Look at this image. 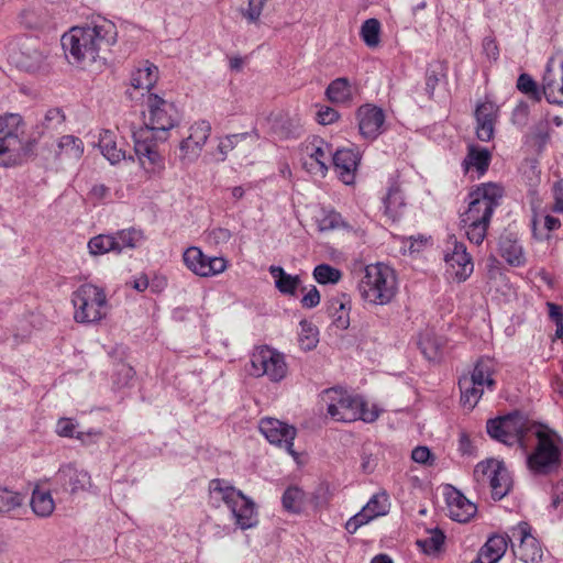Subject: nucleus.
I'll list each match as a JSON object with an SVG mask.
<instances>
[{"mask_svg":"<svg viewBox=\"0 0 563 563\" xmlns=\"http://www.w3.org/2000/svg\"><path fill=\"white\" fill-rule=\"evenodd\" d=\"M115 24L98 16L84 26H74L62 36V46L70 63L90 66L117 43Z\"/></svg>","mask_w":563,"mask_h":563,"instance_id":"obj_1","label":"nucleus"},{"mask_svg":"<svg viewBox=\"0 0 563 563\" xmlns=\"http://www.w3.org/2000/svg\"><path fill=\"white\" fill-rule=\"evenodd\" d=\"M503 196L504 188L496 183L482 184L468 194V208L460 216V225L471 243H483Z\"/></svg>","mask_w":563,"mask_h":563,"instance_id":"obj_2","label":"nucleus"},{"mask_svg":"<svg viewBox=\"0 0 563 563\" xmlns=\"http://www.w3.org/2000/svg\"><path fill=\"white\" fill-rule=\"evenodd\" d=\"M530 435L536 439L532 451L527 455V467L534 476H547L556 473L561 467L563 440L552 429L543 424L529 428Z\"/></svg>","mask_w":563,"mask_h":563,"instance_id":"obj_3","label":"nucleus"},{"mask_svg":"<svg viewBox=\"0 0 563 563\" xmlns=\"http://www.w3.org/2000/svg\"><path fill=\"white\" fill-rule=\"evenodd\" d=\"M29 153L23 118L18 113L0 115V167L19 166Z\"/></svg>","mask_w":563,"mask_h":563,"instance_id":"obj_4","label":"nucleus"},{"mask_svg":"<svg viewBox=\"0 0 563 563\" xmlns=\"http://www.w3.org/2000/svg\"><path fill=\"white\" fill-rule=\"evenodd\" d=\"M361 297L373 305H387L397 291V278L393 268L377 263L367 265L358 283Z\"/></svg>","mask_w":563,"mask_h":563,"instance_id":"obj_5","label":"nucleus"},{"mask_svg":"<svg viewBox=\"0 0 563 563\" xmlns=\"http://www.w3.org/2000/svg\"><path fill=\"white\" fill-rule=\"evenodd\" d=\"M322 400L327 404L328 415L335 421L353 422L361 419L373 422L378 418L377 411L366 409V404L361 397L341 388L324 390Z\"/></svg>","mask_w":563,"mask_h":563,"instance_id":"obj_6","label":"nucleus"},{"mask_svg":"<svg viewBox=\"0 0 563 563\" xmlns=\"http://www.w3.org/2000/svg\"><path fill=\"white\" fill-rule=\"evenodd\" d=\"M209 493L211 499L221 500L228 506L241 529H249L256 525L255 504L227 481L212 479L209 484Z\"/></svg>","mask_w":563,"mask_h":563,"instance_id":"obj_7","label":"nucleus"},{"mask_svg":"<svg viewBox=\"0 0 563 563\" xmlns=\"http://www.w3.org/2000/svg\"><path fill=\"white\" fill-rule=\"evenodd\" d=\"M74 320L77 323H98L106 318L108 299L103 288L93 284L80 285L71 295Z\"/></svg>","mask_w":563,"mask_h":563,"instance_id":"obj_8","label":"nucleus"},{"mask_svg":"<svg viewBox=\"0 0 563 563\" xmlns=\"http://www.w3.org/2000/svg\"><path fill=\"white\" fill-rule=\"evenodd\" d=\"M147 112L144 113V126L150 134L157 135L159 142L168 137V132L178 122V110L173 102H169L156 93H150L146 100Z\"/></svg>","mask_w":563,"mask_h":563,"instance_id":"obj_9","label":"nucleus"},{"mask_svg":"<svg viewBox=\"0 0 563 563\" xmlns=\"http://www.w3.org/2000/svg\"><path fill=\"white\" fill-rule=\"evenodd\" d=\"M495 362L489 357H481L472 372L471 378H461L459 386L461 389V401L464 406L473 409L481 399L484 387L493 390L496 382L494 379Z\"/></svg>","mask_w":563,"mask_h":563,"instance_id":"obj_10","label":"nucleus"},{"mask_svg":"<svg viewBox=\"0 0 563 563\" xmlns=\"http://www.w3.org/2000/svg\"><path fill=\"white\" fill-rule=\"evenodd\" d=\"M533 424L519 413H510L488 420L486 429L493 439L508 446L519 443L523 448L526 438L530 435L529 428Z\"/></svg>","mask_w":563,"mask_h":563,"instance_id":"obj_11","label":"nucleus"},{"mask_svg":"<svg viewBox=\"0 0 563 563\" xmlns=\"http://www.w3.org/2000/svg\"><path fill=\"white\" fill-rule=\"evenodd\" d=\"M474 479L478 485H487L490 488L494 500L503 499L510 492L512 485L504 462L495 459L479 462L474 468Z\"/></svg>","mask_w":563,"mask_h":563,"instance_id":"obj_12","label":"nucleus"},{"mask_svg":"<svg viewBox=\"0 0 563 563\" xmlns=\"http://www.w3.org/2000/svg\"><path fill=\"white\" fill-rule=\"evenodd\" d=\"M251 363L253 375L267 376L273 383L283 380L288 373L285 355L267 345L258 347L252 354Z\"/></svg>","mask_w":563,"mask_h":563,"instance_id":"obj_13","label":"nucleus"},{"mask_svg":"<svg viewBox=\"0 0 563 563\" xmlns=\"http://www.w3.org/2000/svg\"><path fill=\"white\" fill-rule=\"evenodd\" d=\"M134 151L141 167L150 176L159 174L165 168L164 157L157 150V135L150 134L148 129L133 131Z\"/></svg>","mask_w":563,"mask_h":563,"instance_id":"obj_14","label":"nucleus"},{"mask_svg":"<svg viewBox=\"0 0 563 563\" xmlns=\"http://www.w3.org/2000/svg\"><path fill=\"white\" fill-rule=\"evenodd\" d=\"M185 265L200 277H211L228 268V261L221 256H207L201 249L189 246L183 254Z\"/></svg>","mask_w":563,"mask_h":563,"instance_id":"obj_15","label":"nucleus"},{"mask_svg":"<svg viewBox=\"0 0 563 563\" xmlns=\"http://www.w3.org/2000/svg\"><path fill=\"white\" fill-rule=\"evenodd\" d=\"M260 431L269 443L284 448L295 460L298 459V453L294 450L297 435L295 427L274 418H264L260 422Z\"/></svg>","mask_w":563,"mask_h":563,"instance_id":"obj_16","label":"nucleus"},{"mask_svg":"<svg viewBox=\"0 0 563 563\" xmlns=\"http://www.w3.org/2000/svg\"><path fill=\"white\" fill-rule=\"evenodd\" d=\"M531 531V526L526 521L511 529L512 537L519 540L515 555L525 563H540L543 558L542 547Z\"/></svg>","mask_w":563,"mask_h":563,"instance_id":"obj_17","label":"nucleus"},{"mask_svg":"<svg viewBox=\"0 0 563 563\" xmlns=\"http://www.w3.org/2000/svg\"><path fill=\"white\" fill-rule=\"evenodd\" d=\"M444 261L457 282L466 280L474 271V263L466 251L465 244L453 236L446 243Z\"/></svg>","mask_w":563,"mask_h":563,"instance_id":"obj_18","label":"nucleus"},{"mask_svg":"<svg viewBox=\"0 0 563 563\" xmlns=\"http://www.w3.org/2000/svg\"><path fill=\"white\" fill-rule=\"evenodd\" d=\"M55 483L59 489L77 494L91 487V476L87 471L78 468L74 464H67L56 473Z\"/></svg>","mask_w":563,"mask_h":563,"instance_id":"obj_19","label":"nucleus"},{"mask_svg":"<svg viewBox=\"0 0 563 563\" xmlns=\"http://www.w3.org/2000/svg\"><path fill=\"white\" fill-rule=\"evenodd\" d=\"M360 133L367 140H375L383 132L384 111L374 104H364L357 109Z\"/></svg>","mask_w":563,"mask_h":563,"instance_id":"obj_20","label":"nucleus"},{"mask_svg":"<svg viewBox=\"0 0 563 563\" xmlns=\"http://www.w3.org/2000/svg\"><path fill=\"white\" fill-rule=\"evenodd\" d=\"M498 106L489 100L481 102L475 109L476 136L482 142H489L494 137L495 124L498 118Z\"/></svg>","mask_w":563,"mask_h":563,"instance_id":"obj_21","label":"nucleus"},{"mask_svg":"<svg viewBox=\"0 0 563 563\" xmlns=\"http://www.w3.org/2000/svg\"><path fill=\"white\" fill-rule=\"evenodd\" d=\"M449 517L457 522H468L477 512V506L460 490L451 487L445 494Z\"/></svg>","mask_w":563,"mask_h":563,"instance_id":"obj_22","label":"nucleus"},{"mask_svg":"<svg viewBox=\"0 0 563 563\" xmlns=\"http://www.w3.org/2000/svg\"><path fill=\"white\" fill-rule=\"evenodd\" d=\"M360 159L358 152L352 148H341L333 154L334 168L344 184L350 185L354 181Z\"/></svg>","mask_w":563,"mask_h":563,"instance_id":"obj_23","label":"nucleus"},{"mask_svg":"<svg viewBox=\"0 0 563 563\" xmlns=\"http://www.w3.org/2000/svg\"><path fill=\"white\" fill-rule=\"evenodd\" d=\"M309 161L303 163L305 167L312 174L325 176L328 170V159L331 150L327 143L317 139L306 146Z\"/></svg>","mask_w":563,"mask_h":563,"instance_id":"obj_24","label":"nucleus"},{"mask_svg":"<svg viewBox=\"0 0 563 563\" xmlns=\"http://www.w3.org/2000/svg\"><path fill=\"white\" fill-rule=\"evenodd\" d=\"M542 96L549 103L563 107V62L558 71L547 67L542 80Z\"/></svg>","mask_w":563,"mask_h":563,"instance_id":"obj_25","label":"nucleus"},{"mask_svg":"<svg viewBox=\"0 0 563 563\" xmlns=\"http://www.w3.org/2000/svg\"><path fill=\"white\" fill-rule=\"evenodd\" d=\"M158 80V68L148 63H140L130 75V86L135 90L150 91Z\"/></svg>","mask_w":563,"mask_h":563,"instance_id":"obj_26","label":"nucleus"},{"mask_svg":"<svg viewBox=\"0 0 563 563\" xmlns=\"http://www.w3.org/2000/svg\"><path fill=\"white\" fill-rule=\"evenodd\" d=\"M490 152L487 148L478 147L476 145H468L467 154L462 162V166L465 173H468L472 168L477 172V176H483L490 163Z\"/></svg>","mask_w":563,"mask_h":563,"instance_id":"obj_27","label":"nucleus"},{"mask_svg":"<svg viewBox=\"0 0 563 563\" xmlns=\"http://www.w3.org/2000/svg\"><path fill=\"white\" fill-rule=\"evenodd\" d=\"M499 254L511 266L518 267L526 263L522 246L511 234L500 236Z\"/></svg>","mask_w":563,"mask_h":563,"instance_id":"obj_28","label":"nucleus"},{"mask_svg":"<svg viewBox=\"0 0 563 563\" xmlns=\"http://www.w3.org/2000/svg\"><path fill=\"white\" fill-rule=\"evenodd\" d=\"M383 202L384 213L393 222L402 216L406 203L400 186L396 181L390 184Z\"/></svg>","mask_w":563,"mask_h":563,"instance_id":"obj_29","label":"nucleus"},{"mask_svg":"<svg viewBox=\"0 0 563 563\" xmlns=\"http://www.w3.org/2000/svg\"><path fill=\"white\" fill-rule=\"evenodd\" d=\"M350 299L345 294L333 297L329 301L328 311L332 317V323L340 330L350 325Z\"/></svg>","mask_w":563,"mask_h":563,"instance_id":"obj_30","label":"nucleus"},{"mask_svg":"<svg viewBox=\"0 0 563 563\" xmlns=\"http://www.w3.org/2000/svg\"><path fill=\"white\" fill-rule=\"evenodd\" d=\"M510 538L508 536L494 534L479 550V555L485 563H497L506 553Z\"/></svg>","mask_w":563,"mask_h":563,"instance_id":"obj_31","label":"nucleus"},{"mask_svg":"<svg viewBox=\"0 0 563 563\" xmlns=\"http://www.w3.org/2000/svg\"><path fill=\"white\" fill-rule=\"evenodd\" d=\"M301 130L299 122L287 114H277L272 120L271 132L279 140L297 139Z\"/></svg>","mask_w":563,"mask_h":563,"instance_id":"obj_32","label":"nucleus"},{"mask_svg":"<svg viewBox=\"0 0 563 563\" xmlns=\"http://www.w3.org/2000/svg\"><path fill=\"white\" fill-rule=\"evenodd\" d=\"M99 148L102 155L114 165L125 159V151L118 147L117 136L110 130H102L99 134Z\"/></svg>","mask_w":563,"mask_h":563,"instance_id":"obj_33","label":"nucleus"},{"mask_svg":"<svg viewBox=\"0 0 563 563\" xmlns=\"http://www.w3.org/2000/svg\"><path fill=\"white\" fill-rule=\"evenodd\" d=\"M32 511L41 518L49 517L55 509V503L49 490L41 489L36 486L30 501Z\"/></svg>","mask_w":563,"mask_h":563,"instance_id":"obj_34","label":"nucleus"},{"mask_svg":"<svg viewBox=\"0 0 563 563\" xmlns=\"http://www.w3.org/2000/svg\"><path fill=\"white\" fill-rule=\"evenodd\" d=\"M327 98L332 103H347L352 99V89L349 80L340 77L330 82L325 90Z\"/></svg>","mask_w":563,"mask_h":563,"instance_id":"obj_35","label":"nucleus"},{"mask_svg":"<svg viewBox=\"0 0 563 563\" xmlns=\"http://www.w3.org/2000/svg\"><path fill=\"white\" fill-rule=\"evenodd\" d=\"M269 273L275 279L276 288L285 295H295L300 283L299 276L287 274L283 267L272 265Z\"/></svg>","mask_w":563,"mask_h":563,"instance_id":"obj_36","label":"nucleus"},{"mask_svg":"<svg viewBox=\"0 0 563 563\" xmlns=\"http://www.w3.org/2000/svg\"><path fill=\"white\" fill-rule=\"evenodd\" d=\"M57 156H65L70 159H79L84 154V143L75 135H64L57 143Z\"/></svg>","mask_w":563,"mask_h":563,"instance_id":"obj_37","label":"nucleus"},{"mask_svg":"<svg viewBox=\"0 0 563 563\" xmlns=\"http://www.w3.org/2000/svg\"><path fill=\"white\" fill-rule=\"evenodd\" d=\"M118 245H114V252L121 253L125 249H135L144 240L143 232L136 229H125L112 234Z\"/></svg>","mask_w":563,"mask_h":563,"instance_id":"obj_38","label":"nucleus"},{"mask_svg":"<svg viewBox=\"0 0 563 563\" xmlns=\"http://www.w3.org/2000/svg\"><path fill=\"white\" fill-rule=\"evenodd\" d=\"M305 501V493L297 486L288 487L282 497L283 507L285 510L298 514L301 511Z\"/></svg>","mask_w":563,"mask_h":563,"instance_id":"obj_39","label":"nucleus"},{"mask_svg":"<svg viewBox=\"0 0 563 563\" xmlns=\"http://www.w3.org/2000/svg\"><path fill=\"white\" fill-rule=\"evenodd\" d=\"M300 332L298 336V342L303 351H311L313 350L318 342V330L312 323L308 322L307 320H301L300 323Z\"/></svg>","mask_w":563,"mask_h":563,"instance_id":"obj_40","label":"nucleus"},{"mask_svg":"<svg viewBox=\"0 0 563 563\" xmlns=\"http://www.w3.org/2000/svg\"><path fill=\"white\" fill-rule=\"evenodd\" d=\"M361 37L368 47H376L380 42V23L377 19H368L361 26Z\"/></svg>","mask_w":563,"mask_h":563,"instance_id":"obj_41","label":"nucleus"},{"mask_svg":"<svg viewBox=\"0 0 563 563\" xmlns=\"http://www.w3.org/2000/svg\"><path fill=\"white\" fill-rule=\"evenodd\" d=\"M114 245H118L112 234H99L88 242V249L92 255H103L114 252Z\"/></svg>","mask_w":563,"mask_h":563,"instance_id":"obj_42","label":"nucleus"},{"mask_svg":"<svg viewBox=\"0 0 563 563\" xmlns=\"http://www.w3.org/2000/svg\"><path fill=\"white\" fill-rule=\"evenodd\" d=\"M313 278L321 285L336 284L342 278V272L329 264H320L313 269Z\"/></svg>","mask_w":563,"mask_h":563,"instance_id":"obj_43","label":"nucleus"},{"mask_svg":"<svg viewBox=\"0 0 563 563\" xmlns=\"http://www.w3.org/2000/svg\"><path fill=\"white\" fill-rule=\"evenodd\" d=\"M24 497L20 493L0 487V512L8 514L23 505Z\"/></svg>","mask_w":563,"mask_h":563,"instance_id":"obj_44","label":"nucleus"},{"mask_svg":"<svg viewBox=\"0 0 563 563\" xmlns=\"http://www.w3.org/2000/svg\"><path fill=\"white\" fill-rule=\"evenodd\" d=\"M517 89L528 96L531 100L539 102L542 99V89L529 74H521L517 80Z\"/></svg>","mask_w":563,"mask_h":563,"instance_id":"obj_45","label":"nucleus"},{"mask_svg":"<svg viewBox=\"0 0 563 563\" xmlns=\"http://www.w3.org/2000/svg\"><path fill=\"white\" fill-rule=\"evenodd\" d=\"M364 507L376 518L385 516L390 507L389 497L386 492H379L373 495Z\"/></svg>","mask_w":563,"mask_h":563,"instance_id":"obj_46","label":"nucleus"},{"mask_svg":"<svg viewBox=\"0 0 563 563\" xmlns=\"http://www.w3.org/2000/svg\"><path fill=\"white\" fill-rule=\"evenodd\" d=\"M445 540L444 533L440 529H434L430 531V536L426 539H421L417 541V544L421 550L427 554H432L438 552L443 545Z\"/></svg>","mask_w":563,"mask_h":563,"instance_id":"obj_47","label":"nucleus"},{"mask_svg":"<svg viewBox=\"0 0 563 563\" xmlns=\"http://www.w3.org/2000/svg\"><path fill=\"white\" fill-rule=\"evenodd\" d=\"M252 133L245 132V133H238V134H230L225 137L221 139L218 145V152L221 154V161H224L227 158V155L229 152H231L240 142L246 140L250 137Z\"/></svg>","mask_w":563,"mask_h":563,"instance_id":"obj_48","label":"nucleus"},{"mask_svg":"<svg viewBox=\"0 0 563 563\" xmlns=\"http://www.w3.org/2000/svg\"><path fill=\"white\" fill-rule=\"evenodd\" d=\"M211 133V125L208 121H199L190 126L189 140L203 147Z\"/></svg>","mask_w":563,"mask_h":563,"instance_id":"obj_49","label":"nucleus"},{"mask_svg":"<svg viewBox=\"0 0 563 563\" xmlns=\"http://www.w3.org/2000/svg\"><path fill=\"white\" fill-rule=\"evenodd\" d=\"M343 225L342 217L336 211H323L321 218L318 219V228L320 231H331Z\"/></svg>","mask_w":563,"mask_h":563,"instance_id":"obj_50","label":"nucleus"},{"mask_svg":"<svg viewBox=\"0 0 563 563\" xmlns=\"http://www.w3.org/2000/svg\"><path fill=\"white\" fill-rule=\"evenodd\" d=\"M376 517L372 515L365 507H363L357 514L351 517L346 523L345 529L349 533L354 534L358 528L368 523Z\"/></svg>","mask_w":563,"mask_h":563,"instance_id":"obj_51","label":"nucleus"},{"mask_svg":"<svg viewBox=\"0 0 563 563\" xmlns=\"http://www.w3.org/2000/svg\"><path fill=\"white\" fill-rule=\"evenodd\" d=\"M548 313L551 321L554 322L556 330L554 333V338L562 340L563 339V309L560 305L548 301L547 302Z\"/></svg>","mask_w":563,"mask_h":563,"instance_id":"obj_52","label":"nucleus"},{"mask_svg":"<svg viewBox=\"0 0 563 563\" xmlns=\"http://www.w3.org/2000/svg\"><path fill=\"white\" fill-rule=\"evenodd\" d=\"M66 117L62 109L52 108L45 113L43 125L46 130L55 131L64 125Z\"/></svg>","mask_w":563,"mask_h":563,"instance_id":"obj_53","label":"nucleus"},{"mask_svg":"<svg viewBox=\"0 0 563 563\" xmlns=\"http://www.w3.org/2000/svg\"><path fill=\"white\" fill-rule=\"evenodd\" d=\"M41 63V54L36 49L30 51L25 56L24 53L21 52L19 56L15 57V64L18 67L31 71L38 67Z\"/></svg>","mask_w":563,"mask_h":563,"instance_id":"obj_54","label":"nucleus"},{"mask_svg":"<svg viewBox=\"0 0 563 563\" xmlns=\"http://www.w3.org/2000/svg\"><path fill=\"white\" fill-rule=\"evenodd\" d=\"M266 2V0H249L247 7L241 10L243 18L249 23L257 24Z\"/></svg>","mask_w":563,"mask_h":563,"instance_id":"obj_55","label":"nucleus"},{"mask_svg":"<svg viewBox=\"0 0 563 563\" xmlns=\"http://www.w3.org/2000/svg\"><path fill=\"white\" fill-rule=\"evenodd\" d=\"M179 148L181 153V159H186L188 162H194L196 158H198L202 151L201 145L196 144V142L189 140L188 137L180 143Z\"/></svg>","mask_w":563,"mask_h":563,"instance_id":"obj_56","label":"nucleus"},{"mask_svg":"<svg viewBox=\"0 0 563 563\" xmlns=\"http://www.w3.org/2000/svg\"><path fill=\"white\" fill-rule=\"evenodd\" d=\"M411 459L419 464L432 465L434 463V455L428 446H417L411 452Z\"/></svg>","mask_w":563,"mask_h":563,"instance_id":"obj_57","label":"nucleus"},{"mask_svg":"<svg viewBox=\"0 0 563 563\" xmlns=\"http://www.w3.org/2000/svg\"><path fill=\"white\" fill-rule=\"evenodd\" d=\"M529 112H530V109H529L528 103L525 101L519 102L512 111V117H511L512 123L518 126L527 125Z\"/></svg>","mask_w":563,"mask_h":563,"instance_id":"obj_58","label":"nucleus"},{"mask_svg":"<svg viewBox=\"0 0 563 563\" xmlns=\"http://www.w3.org/2000/svg\"><path fill=\"white\" fill-rule=\"evenodd\" d=\"M75 429H76V424L73 422L71 419H68V418L59 419L57 422V426H56V432L60 437H67V438L75 437V433H74ZM76 438L81 439V433H77Z\"/></svg>","mask_w":563,"mask_h":563,"instance_id":"obj_59","label":"nucleus"},{"mask_svg":"<svg viewBox=\"0 0 563 563\" xmlns=\"http://www.w3.org/2000/svg\"><path fill=\"white\" fill-rule=\"evenodd\" d=\"M231 236V231L225 228H214L208 233L209 241L216 245L229 242Z\"/></svg>","mask_w":563,"mask_h":563,"instance_id":"obj_60","label":"nucleus"},{"mask_svg":"<svg viewBox=\"0 0 563 563\" xmlns=\"http://www.w3.org/2000/svg\"><path fill=\"white\" fill-rule=\"evenodd\" d=\"M421 350L426 357L430 361H435L440 357V345L431 339L421 342Z\"/></svg>","mask_w":563,"mask_h":563,"instance_id":"obj_61","label":"nucleus"},{"mask_svg":"<svg viewBox=\"0 0 563 563\" xmlns=\"http://www.w3.org/2000/svg\"><path fill=\"white\" fill-rule=\"evenodd\" d=\"M339 119V112L331 107H322L317 112V120L322 125H328Z\"/></svg>","mask_w":563,"mask_h":563,"instance_id":"obj_62","label":"nucleus"},{"mask_svg":"<svg viewBox=\"0 0 563 563\" xmlns=\"http://www.w3.org/2000/svg\"><path fill=\"white\" fill-rule=\"evenodd\" d=\"M554 205L552 210L554 212H563V185L561 181H556L553 185Z\"/></svg>","mask_w":563,"mask_h":563,"instance_id":"obj_63","label":"nucleus"},{"mask_svg":"<svg viewBox=\"0 0 563 563\" xmlns=\"http://www.w3.org/2000/svg\"><path fill=\"white\" fill-rule=\"evenodd\" d=\"M320 302L319 290L312 286V288L302 297L301 305L305 308H313Z\"/></svg>","mask_w":563,"mask_h":563,"instance_id":"obj_64","label":"nucleus"}]
</instances>
